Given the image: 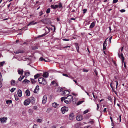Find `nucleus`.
I'll list each match as a JSON object with an SVG mask.
<instances>
[{
    "label": "nucleus",
    "instance_id": "nucleus-1",
    "mask_svg": "<svg viewBox=\"0 0 128 128\" xmlns=\"http://www.w3.org/2000/svg\"><path fill=\"white\" fill-rule=\"evenodd\" d=\"M72 96L70 95H68L66 97L64 96L62 97L61 98V101L62 102L63 101L66 104H69L71 102V101L73 100V101L74 102L73 100Z\"/></svg>",
    "mask_w": 128,
    "mask_h": 128
},
{
    "label": "nucleus",
    "instance_id": "nucleus-2",
    "mask_svg": "<svg viewBox=\"0 0 128 128\" xmlns=\"http://www.w3.org/2000/svg\"><path fill=\"white\" fill-rule=\"evenodd\" d=\"M38 80L39 83L40 84L44 85H45L46 84V80L43 78H40L38 79Z\"/></svg>",
    "mask_w": 128,
    "mask_h": 128
},
{
    "label": "nucleus",
    "instance_id": "nucleus-3",
    "mask_svg": "<svg viewBox=\"0 0 128 128\" xmlns=\"http://www.w3.org/2000/svg\"><path fill=\"white\" fill-rule=\"evenodd\" d=\"M68 110V108L66 106L62 107L61 109V111L63 114H64L65 112H67Z\"/></svg>",
    "mask_w": 128,
    "mask_h": 128
},
{
    "label": "nucleus",
    "instance_id": "nucleus-4",
    "mask_svg": "<svg viewBox=\"0 0 128 128\" xmlns=\"http://www.w3.org/2000/svg\"><path fill=\"white\" fill-rule=\"evenodd\" d=\"M7 120V118L4 117L2 118H0V121L2 124L5 123L6 122V121Z\"/></svg>",
    "mask_w": 128,
    "mask_h": 128
},
{
    "label": "nucleus",
    "instance_id": "nucleus-5",
    "mask_svg": "<svg viewBox=\"0 0 128 128\" xmlns=\"http://www.w3.org/2000/svg\"><path fill=\"white\" fill-rule=\"evenodd\" d=\"M83 119V116L82 115H78L76 117V119L78 121H80Z\"/></svg>",
    "mask_w": 128,
    "mask_h": 128
},
{
    "label": "nucleus",
    "instance_id": "nucleus-6",
    "mask_svg": "<svg viewBox=\"0 0 128 128\" xmlns=\"http://www.w3.org/2000/svg\"><path fill=\"white\" fill-rule=\"evenodd\" d=\"M30 102V101L29 100V98H28L24 101V103L25 105L27 106L28 105Z\"/></svg>",
    "mask_w": 128,
    "mask_h": 128
},
{
    "label": "nucleus",
    "instance_id": "nucleus-7",
    "mask_svg": "<svg viewBox=\"0 0 128 128\" xmlns=\"http://www.w3.org/2000/svg\"><path fill=\"white\" fill-rule=\"evenodd\" d=\"M47 97L46 95H44L42 98V103L43 104H45L46 102Z\"/></svg>",
    "mask_w": 128,
    "mask_h": 128
},
{
    "label": "nucleus",
    "instance_id": "nucleus-8",
    "mask_svg": "<svg viewBox=\"0 0 128 128\" xmlns=\"http://www.w3.org/2000/svg\"><path fill=\"white\" fill-rule=\"evenodd\" d=\"M118 55L119 57L120 58H121L122 62V63H123L124 62V57L123 54L122 53H121L120 56L119 54L118 53Z\"/></svg>",
    "mask_w": 128,
    "mask_h": 128
},
{
    "label": "nucleus",
    "instance_id": "nucleus-9",
    "mask_svg": "<svg viewBox=\"0 0 128 128\" xmlns=\"http://www.w3.org/2000/svg\"><path fill=\"white\" fill-rule=\"evenodd\" d=\"M74 117V115L73 113L71 114L69 116V119L70 120H72Z\"/></svg>",
    "mask_w": 128,
    "mask_h": 128
},
{
    "label": "nucleus",
    "instance_id": "nucleus-10",
    "mask_svg": "<svg viewBox=\"0 0 128 128\" xmlns=\"http://www.w3.org/2000/svg\"><path fill=\"white\" fill-rule=\"evenodd\" d=\"M39 90V87L38 86H36L34 90V92L35 93H36Z\"/></svg>",
    "mask_w": 128,
    "mask_h": 128
},
{
    "label": "nucleus",
    "instance_id": "nucleus-11",
    "mask_svg": "<svg viewBox=\"0 0 128 128\" xmlns=\"http://www.w3.org/2000/svg\"><path fill=\"white\" fill-rule=\"evenodd\" d=\"M18 74H20L22 75L24 71L22 69L19 68L18 70Z\"/></svg>",
    "mask_w": 128,
    "mask_h": 128
},
{
    "label": "nucleus",
    "instance_id": "nucleus-12",
    "mask_svg": "<svg viewBox=\"0 0 128 128\" xmlns=\"http://www.w3.org/2000/svg\"><path fill=\"white\" fill-rule=\"evenodd\" d=\"M18 96L20 97L22 96V91L20 90L19 89L18 90Z\"/></svg>",
    "mask_w": 128,
    "mask_h": 128
},
{
    "label": "nucleus",
    "instance_id": "nucleus-13",
    "mask_svg": "<svg viewBox=\"0 0 128 128\" xmlns=\"http://www.w3.org/2000/svg\"><path fill=\"white\" fill-rule=\"evenodd\" d=\"M63 94L65 96H66L70 94V92L68 90H66L63 91Z\"/></svg>",
    "mask_w": 128,
    "mask_h": 128
},
{
    "label": "nucleus",
    "instance_id": "nucleus-14",
    "mask_svg": "<svg viewBox=\"0 0 128 128\" xmlns=\"http://www.w3.org/2000/svg\"><path fill=\"white\" fill-rule=\"evenodd\" d=\"M52 105L53 107L54 108L58 107L59 106V104H58L56 102L53 103L52 104Z\"/></svg>",
    "mask_w": 128,
    "mask_h": 128
},
{
    "label": "nucleus",
    "instance_id": "nucleus-15",
    "mask_svg": "<svg viewBox=\"0 0 128 128\" xmlns=\"http://www.w3.org/2000/svg\"><path fill=\"white\" fill-rule=\"evenodd\" d=\"M42 76L44 78H47L48 76V73L47 72L44 73L42 75Z\"/></svg>",
    "mask_w": 128,
    "mask_h": 128
},
{
    "label": "nucleus",
    "instance_id": "nucleus-16",
    "mask_svg": "<svg viewBox=\"0 0 128 128\" xmlns=\"http://www.w3.org/2000/svg\"><path fill=\"white\" fill-rule=\"evenodd\" d=\"M29 100L30 101V102L33 103L34 102L35 98L33 97H31L29 98Z\"/></svg>",
    "mask_w": 128,
    "mask_h": 128
},
{
    "label": "nucleus",
    "instance_id": "nucleus-17",
    "mask_svg": "<svg viewBox=\"0 0 128 128\" xmlns=\"http://www.w3.org/2000/svg\"><path fill=\"white\" fill-rule=\"evenodd\" d=\"M25 93L27 96H29L30 94V92L28 90H27L25 92Z\"/></svg>",
    "mask_w": 128,
    "mask_h": 128
},
{
    "label": "nucleus",
    "instance_id": "nucleus-18",
    "mask_svg": "<svg viewBox=\"0 0 128 128\" xmlns=\"http://www.w3.org/2000/svg\"><path fill=\"white\" fill-rule=\"evenodd\" d=\"M45 30L46 32L45 33L46 34L48 33L50 31V28H48L46 26L45 27Z\"/></svg>",
    "mask_w": 128,
    "mask_h": 128
},
{
    "label": "nucleus",
    "instance_id": "nucleus-19",
    "mask_svg": "<svg viewBox=\"0 0 128 128\" xmlns=\"http://www.w3.org/2000/svg\"><path fill=\"white\" fill-rule=\"evenodd\" d=\"M6 104H8L10 105L12 103V101L10 100H8L6 101Z\"/></svg>",
    "mask_w": 128,
    "mask_h": 128
},
{
    "label": "nucleus",
    "instance_id": "nucleus-20",
    "mask_svg": "<svg viewBox=\"0 0 128 128\" xmlns=\"http://www.w3.org/2000/svg\"><path fill=\"white\" fill-rule=\"evenodd\" d=\"M51 7L53 9H56L58 8V6L57 5H51Z\"/></svg>",
    "mask_w": 128,
    "mask_h": 128
},
{
    "label": "nucleus",
    "instance_id": "nucleus-21",
    "mask_svg": "<svg viewBox=\"0 0 128 128\" xmlns=\"http://www.w3.org/2000/svg\"><path fill=\"white\" fill-rule=\"evenodd\" d=\"M51 84L54 86H58V84L55 81H52L51 83Z\"/></svg>",
    "mask_w": 128,
    "mask_h": 128
},
{
    "label": "nucleus",
    "instance_id": "nucleus-22",
    "mask_svg": "<svg viewBox=\"0 0 128 128\" xmlns=\"http://www.w3.org/2000/svg\"><path fill=\"white\" fill-rule=\"evenodd\" d=\"M95 23L94 22H93L90 24V28H92L95 26Z\"/></svg>",
    "mask_w": 128,
    "mask_h": 128
},
{
    "label": "nucleus",
    "instance_id": "nucleus-23",
    "mask_svg": "<svg viewBox=\"0 0 128 128\" xmlns=\"http://www.w3.org/2000/svg\"><path fill=\"white\" fill-rule=\"evenodd\" d=\"M37 23L36 22H34V21H33L32 22H30V23L28 25V26L30 25H33L35 24H37Z\"/></svg>",
    "mask_w": 128,
    "mask_h": 128
},
{
    "label": "nucleus",
    "instance_id": "nucleus-24",
    "mask_svg": "<svg viewBox=\"0 0 128 128\" xmlns=\"http://www.w3.org/2000/svg\"><path fill=\"white\" fill-rule=\"evenodd\" d=\"M15 81L14 80H12L11 81V84L12 85L14 86L15 85Z\"/></svg>",
    "mask_w": 128,
    "mask_h": 128
},
{
    "label": "nucleus",
    "instance_id": "nucleus-25",
    "mask_svg": "<svg viewBox=\"0 0 128 128\" xmlns=\"http://www.w3.org/2000/svg\"><path fill=\"white\" fill-rule=\"evenodd\" d=\"M76 49L77 51L78 52L79 49V47L78 46V43H76Z\"/></svg>",
    "mask_w": 128,
    "mask_h": 128
},
{
    "label": "nucleus",
    "instance_id": "nucleus-26",
    "mask_svg": "<svg viewBox=\"0 0 128 128\" xmlns=\"http://www.w3.org/2000/svg\"><path fill=\"white\" fill-rule=\"evenodd\" d=\"M24 76H20V77L18 78V80L19 81H20L24 78Z\"/></svg>",
    "mask_w": 128,
    "mask_h": 128
},
{
    "label": "nucleus",
    "instance_id": "nucleus-27",
    "mask_svg": "<svg viewBox=\"0 0 128 128\" xmlns=\"http://www.w3.org/2000/svg\"><path fill=\"white\" fill-rule=\"evenodd\" d=\"M28 112L29 114V115H31L32 114V110L31 109H29L28 110Z\"/></svg>",
    "mask_w": 128,
    "mask_h": 128
},
{
    "label": "nucleus",
    "instance_id": "nucleus-28",
    "mask_svg": "<svg viewBox=\"0 0 128 128\" xmlns=\"http://www.w3.org/2000/svg\"><path fill=\"white\" fill-rule=\"evenodd\" d=\"M58 8H62V4L61 2H59L58 3Z\"/></svg>",
    "mask_w": 128,
    "mask_h": 128
},
{
    "label": "nucleus",
    "instance_id": "nucleus-29",
    "mask_svg": "<svg viewBox=\"0 0 128 128\" xmlns=\"http://www.w3.org/2000/svg\"><path fill=\"white\" fill-rule=\"evenodd\" d=\"M46 34L44 33V34H42L41 35H39L38 36L37 38H40V37H42L44 36Z\"/></svg>",
    "mask_w": 128,
    "mask_h": 128
},
{
    "label": "nucleus",
    "instance_id": "nucleus-30",
    "mask_svg": "<svg viewBox=\"0 0 128 128\" xmlns=\"http://www.w3.org/2000/svg\"><path fill=\"white\" fill-rule=\"evenodd\" d=\"M29 82H30V81L27 80H24L23 81V82L25 83H28Z\"/></svg>",
    "mask_w": 128,
    "mask_h": 128
},
{
    "label": "nucleus",
    "instance_id": "nucleus-31",
    "mask_svg": "<svg viewBox=\"0 0 128 128\" xmlns=\"http://www.w3.org/2000/svg\"><path fill=\"white\" fill-rule=\"evenodd\" d=\"M30 73L29 72H25V75L26 76H28L30 75Z\"/></svg>",
    "mask_w": 128,
    "mask_h": 128
},
{
    "label": "nucleus",
    "instance_id": "nucleus-32",
    "mask_svg": "<svg viewBox=\"0 0 128 128\" xmlns=\"http://www.w3.org/2000/svg\"><path fill=\"white\" fill-rule=\"evenodd\" d=\"M39 76V74H36L34 76V78L35 79H36Z\"/></svg>",
    "mask_w": 128,
    "mask_h": 128
},
{
    "label": "nucleus",
    "instance_id": "nucleus-33",
    "mask_svg": "<svg viewBox=\"0 0 128 128\" xmlns=\"http://www.w3.org/2000/svg\"><path fill=\"white\" fill-rule=\"evenodd\" d=\"M5 63V62L4 61L0 62V67L2 66Z\"/></svg>",
    "mask_w": 128,
    "mask_h": 128
},
{
    "label": "nucleus",
    "instance_id": "nucleus-34",
    "mask_svg": "<svg viewBox=\"0 0 128 128\" xmlns=\"http://www.w3.org/2000/svg\"><path fill=\"white\" fill-rule=\"evenodd\" d=\"M83 102H84V101H79L77 102V105H78L81 104Z\"/></svg>",
    "mask_w": 128,
    "mask_h": 128
},
{
    "label": "nucleus",
    "instance_id": "nucleus-35",
    "mask_svg": "<svg viewBox=\"0 0 128 128\" xmlns=\"http://www.w3.org/2000/svg\"><path fill=\"white\" fill-rule=\"evenodd\" d=\"M18 50V53H22L24 52V51L22 50Z\"/></svg>",
    "mask_w": 128,
    "mask_h": 128
},
{
    "label": "nucleus",
    "instance_id": "nucleus-36",
    "mask_svg": "<svg viewBox=\"0 0 128 128\" xmlns=\"http://www.w3.org/2000/svg\"><path fill=\"white\" fill-rule=\"evenodd\" d=\"M16 90V88H12L11 90H10V92H14V90Z\"/></svg>",
    "mask_w": 128,
    "mask_h": 128
},
{
    "label": "nucleus",
    "instance_id": "nucleus-37",
    "mask_svg": "<svg viewBox=\"0 0 128 128\" xmlns=\"http://www.w3.org/2000/svg\"><path fill=\"white\" fill-rule=\"evenodd\" d=\"M88 112V110H86L83 112V114H85L87 113Z\"/></svg>",
    "mask_w": 128,
    "mask_h": 128
},
{
    "label": "nucleus",
    "instance_id": "nucleus-38",
    "mask_svg": "<svg viewBox=\"0 0 128 128\" xmlns=\"http://www.w3.org/2000/svg\"><path fill=\"white\" fill-rule=\"evenodd\" d=\"M50 8H48L47 9L46 11V13L47 14L49 13L50 12Z\"/></svg>",
    "mask_w": 128,
    "mask_h": 128
},
{
    "label": "nucleus",
    "instance_id": "nucleus-39",
    "mask_svg": "<svg viewBox=\"0 0 128 128\" xmlns=\"http://www.w3.org/2000/svg\"><path fill=\"white\" fill-rule=\"evenodd\" d=\"M37 122H38L40 123L42 122V120L41 119H38L37 120Z\"/></svg>",
    "mask_w": 128,
    "mask_h": 128
},
{
    "label": "nucleus",
    "instance_id": "nucleus-40",
    "mask_svg": "<svg viewBox=\"0 0 128 128\" xmlns=\"http://www.w3.org/2000/svg\"><path fill=\"white\" fill-rule=\"evenodd\" d=\"M106 43L105 42H104L103 44V47H106Z\"/></svg>",
    "mask_w": 128,
    "mask_h": 128
},
{
    "label": "nucleus",
    "instance_id": "nucleus-41",
    "mask_svg": "<svg viewBox=\"0 0 128 128\" xmlns=\"http://www.w3.org/2000/svg\"><path fill=\"white\" fill-rule=\"evenodd\" d=\"M120 11L122 12H125V10L124 9H122V10H120Z\"/></svg>",
    "mask_w": 128,
    "mask_h": 128
},
{
    "label": "nucleus",
    "instance_id": "nucleus-42",
    "mask_svg": "<svg viewBox=\"0 0 128 128\" xmlns=\"http://www.w3.org/2000/svg\"><path fill=\"white\" fill-rule=\"evenodd\" d=\"M62 75L64 76H66V77H68V75L66 74H62Z\"/></svg>",
    "mask_w": 128,
    "mask_h": 128
},
{
    "label": "nucleus",
    "instance_id": "nucleus-43",
    "mask_svg": "<svg viewBox=\"0 0 128 128\" xmlns=\"http://www.w3.org/2000/svg\"><path fill=\"white\" fill-rule=\"evenodd\" d=\"M118 0H113V3H115L117 2Z\"/></svg>",
    "mask_w": 128,
    "mask_h": 128
},
{
    "label": "nucleus",
    "instance_id": "nucleus-44",
    "mask_svg": "<svg viewBox=\"0 0 128 128\" xmlns=\"http://www.w3.org/2000/svg\"><path fill=\"white\" fill-rule=\"evenodd\" d=\"M83 13L84 14L87 11V9H84L83 10Z\"/></svg>",
    "mask_w": 128,
    "mask_h": 128
},
{
    "label": "nucleus",
    "instance_id": "nucleus-45",
    "mask_svg": "<svg viewBox=\"0 0 128 128\" xmlns=\"http://www.w3.org/2000/svg\"><path fill=\"white\" fill-rule=\"evenodd\" d=\"M44 58H43L42 57H41L40 58V61H42L43 60Z\"/></svg>",
    "mask_w": 128,
    "mask_h": 128
},
{
    "label": "nucleus",
    "instance_id": "nucleus-46",
    "mask_svg": "<svg viewBox=\"0 0 128 128\" xmlns=\"http://www.w3.org/2000/svg\"><path fill=\"white\" fill-rule=\"evenodd\" d=\"M50 108H48L47 110V112L49 113L50 112Z\"/></svg>",
    "mask_w": 128,
    "mask_h": 128
},
{
    "label": "nucleus",
    "instance_id": "nucleus-47",
    "mask_svg": "<svg viewBox=\"0 0 128 128\" xmlns=\"http://www.w3.org/2000/svg\"><path fill=\"white\" fill-rule=\"evenodd\" d=\"M47 60H46L44 58L43 60H44L45 62H46L49 61V60L48 59H47Z\"/></svg>",
    "mask_w": 128,
    "mask_h": 128
},
{
    "label": "nucleus",
    "instance_id": "nucleus-48",
    "mask_svg": "<svg viewBox=\"0 0 128 128\" xmlns=\"http://www.w3.org/2000/svg\"><path fill=\"white\" fill-rule=\"evenodd\" d=\"M94 72L95 73L96 75V76H97L98 75V72H97V71H96V70H95L94 71Z\"/></svg>",
    "mask_w": 128,
    "mask_h": 128
},
{
    "label": "nucleus",
    "instance_id": "nucleus-49",
    "mask_svg": "<svg viewBox=\"0 0 128 128\" xmlns=\"http://www.w3.org/2000/svg\"><path fill=\"white\" fill-rule=\"evenodd\" d=\"M83 71L84 72H87L88 71V70L84 69L83 70Z\"/></svg>",
    "mask_w": 128,
    "mask_h": 128
},
{
    "label": "nucleus",
    "instance_id": "nucleus-50",
    "mask_svg": "<svg viewBox=\"0 0 128 128\" xmlns=\"http://www.w3.org/2000/svg\"><path fill=\"white\" fill-rule=\"evenodd\" d=\"M39 14H40V16H41L43 14H42V11L40 12L39 13Z\"/></svg>",
    "mask_w": 128,
    "mask_h": 128
},
{
    "label": "nucleus",
    "instance_id": "nucleus-51",
    "mask_svg": "<svg viewBox=\"0 0 128 128\" xmlns=\"http://www.w3.org/2000/svg\"><path fill=\"white\" fill-rule=\"evenodd\" d=\"M37 107L36 106H34L33 107V108L35 110H36L37 109Z\"/></svg>",
    "mask_w": 128,
    "mask_h": 128
},
{
    "label": "nucleus",
    "instance_id": "nucleus-52",
    "mask_svg": "<svg viewBox=\"0 0 128 128\" xmlns=\"http://www.w3.org/2000/svg\"><path fill=\"white\" fill-rule=\"evenodd\" d=\"M119 120L120 122H121V116L120 115L119 116Z\"/></svg>",
    "mask_w": 128,
    "mask_h": 128
},
{
    "label": "nucleus",
    "instance_id": "nucleus-53",
    "mask_svg": "<svg viewBox=\"0 0 128 128\" xmlns=\"http://www.w3.org/2000/svg\"><path fill=\"white\" fill-rule=\"evenodd\" d=\"M15 100H18V96H16V97H15Z\"/></svg>",
    "mask_w": 128,
    "mask_h": 128
},
{
    "label": "nucleus",
    "instance_id": "nucleus-54",
    "mask_svg": "<svg viewBox=\"0 0 128 128\" xmlns=\"http://www.w3.org/2000/svg\"><path fill=\"white\" fill-rule=\"evenodd\" d=\"M97 110H98V109L99 108V106L98 104H97Z\"/></svg>",
    "mask_w": 128,
    "mask_h": 128
},
{
    "label": "nucleus",
    "instance_id": "nucleus-55",
    "mask_svg": "<svg viewBox=\"0 0 128 128\" xmlns=\"http://www.w3.org/2000/svg\"><path fill=\"white\" fill-rule=\"evenodd\" d=\"M31 82L32 84H33L35 83V81L34 80H32L31 81Z\"/></svg>",
    "mask_w": 128,
    "mask_h": 128
},
{
    "label": "nucleus",
    "instance_id": "nucleus-56",
    "mask_svg": "<svg viewBox=\"0 0 128 128\" xmlns=\"http://www.w3.org/2000/svg\"><path fill=\"white\" fill-rule=\"evenodd\" d=\"M106 108H105L104 109V110H103V112H106Z\"/></svg>",
    "mask_w": 128,
    "mask_h": 128
},
{
    "label": "nucleus",
    "instance_id": "nucleus-57",
    "mask_svg": "<svg viewBox=\"0 0 128 128\" xmlns=\"http://www.w3.org/2000/svg\"><path fill=\"white\" fill-rule=\"evenodd\" d=\"M116 88H117V86L118 85V82L117 81H116Z\"/></svg>",
    "mask_w": 128,
    "mask_h": 128
},
{
    "label": "nucleus",
    "instance_id": "nucleus-58",
    "mask_svg": "<svg viewBox=\"0 0 128 128\" xmlns=\"http://www.w3.org/2000/svg\"><path fill=\"white\" fill-rule=\"evenodd\" d=\"M73 81H74V82H75V83H76V84L77 85H78V83L77 82H76V80H73Z\"/></svg>",
    "mask_w": 128,
    "mask_h": 128
},
{
    "label": "nucleus",
    "instance_id": "nucleus-59",
    "mask_svg": "<svg viewBox=\"0 0 128 128\" xmlns=\"http://www.w3.org/2000/svg\"><path fill=\"white\" fill-rule=\"evenodd\" d=\"M2 86V84L1 82H0V88H1Z\"/></svg>",
    "mask_w": 128,
    "mask_h": 128
},
{
    "label": "nucleus",
    "instance_id": "nucleus-60",
    "mask_svg": "<svg viewBox=\"0 0 128 128\" xmlns=\"http://www.w3.org/2000/svg\"><path fill=\"white\" fill-rule=\"evenodd\" d=\"M92 95H93V97L94 98H96L95 96L94 95V93H92Z\"/></svg>",
    "mask_w": 128,
    "mask_h": 128
},
{
    "label": "nucleus",
    "instance_id": "nucleus-61",
    "mask_svg": "<svg viewBox=\"0 0 128 128\" xmlns=\"http://www.w3.org/2000/svg\"><path fill=\"white\" fill-rule=\"evenodd\" d=\"M14 53L16 54H18V50H17L15 52H14Z\"/></svg>",
    "mask_w": 128,
    "mask_h": 128
},
{
    "label": "nucleus",
    "instance_id": "nucleus-62",
    "mask_svg": "<svg viewBox=\"0 0 128 128\" xmlns=\"http://www.w3.org/2000/svg\"><path fill=\"white\" fill-rule=\"evenodd\" d=\"M85 92L87 94V95L89 96H90V95L86 91H85Z\"/></svg>",
    "mask_w": 128,
    "mask_h": 128
},
{
    "label": "nucleus",
    "instance_id": "nucleus-63",
    "mask_svg": "<svg viewBox=\"0 0 128 128\" xmlns=\"http://www.w3.org/2000/svg\"><path fill=\"white\" fill-rule=\"evenodd\" d=\"M123 47H122L121 48V52H122L123 50Z\"/></svg>",
    "mask_w": 128,
    "mask_h": 128
},
{
    "label": "nucleus",
    "instance_id": "nucleus-64",
    "mask_svg": "<svg viewBox=\"0 0 128 128\" xmlns=\"http://www.w3.org/2000/svg\"><path fill=\"white\" fill-rule=\"evenodd\" d=\"M60 128H65V127L63 126H62Z\"/></svg>",
    "mask_w": 128,
    "mask_h": 128
}]
</instances>
